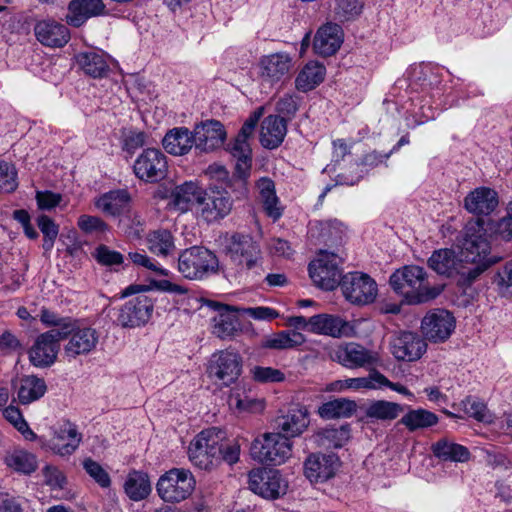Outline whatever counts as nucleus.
<instances>
[{"mask_svg": "<svg viewBox=\"0 0 512 512\" xmlns=\"http://www.w3.org/2000/svg\"><path fill=\"white\" fill-rule=\"evenodd\" d=\"M188 456L191 463L203 470H213L222 462L233 465L238 462L240 445L237 441L226 439L225 433L218 428L201 431L190 442Z\"/></svg>", "mask_w": 512, "mask_h": 512, "instance_id": "1", "label": "nucleus"}, {"mask_svg": "<svg viewBox=\"0 0 512 512\" xmlns=\"http://www.w3.org/2000/svg\"><path fill=\"white\" fill-rule=\"evenodd\" d=\"M484 225L485 221L480 218L468 221L460 240V254L466 266L463 273L471 279L472 283L501 260V257L491 254L490 235Z\"/></svg>", "mask_w": 512, "mask_h": 512, "instance_id": "2", "label": "nucleus"}, {"mask_svg": "<svg viewBox=\"0 0 512 512\" xmlns=\"http://www.w3.org/2000/svg\"><path fill=\"white\" fill-rule=\"evenodd\" d=\"M392 289L400 294L409 305L427 303L437 298L443 286H430L424 268L407 265L396 270L389 279Z\"/></svg>", "mask_w": 512, "mask_h": 512, "instance_id": "3", "label": "nucleus"}, {"mask_svg": "<svg viewBox=\"0 0 512 512\" xmlns=\"http://www.w3.org/2000/svg\"><path fill=\"white\" fill-rule=\"evenodd\" d=\"M149 287L133 284L122 291V297L138 294L135 298L127 301L117 312L115 322L124 328H134L146 324L152 316L154 301L143 294Z\"/></svg>", "mask_w": 512, "mask_h": 512, "instance_id": "4", "label": "nucleus"}, {"mask_svg": "<svg viewBox=\"0 0 512 512\" xmlns=\"http://www.w3.org/2000/svg\"><path fill=\"white\" fill-rule=\"evenodd\" d=\"M196 480L189 469L172 468L160 476L156 490L159 497L167 503H179L195 490Z\"/></svg>", "mask_w": 512, "mask_h": 512, "instance_id": "5", "label": "nucleus"}, {"mask_svg": "<svg viewBox=\"0 0 512 512\" xmlns=\"http://www.w3.org/2000/svg\"><path fill=\"white\" fill-rule=\"evenodd\" d=\"M218 269V259L203 246L183 250L178 257V271L190 280H201Z\"/></svg>", "mask_w": 512, "mask_h": 512, "instance_id": "6", "label": "nucleus"}, {"mask_svg": "<svg viewBox=\"0 0 512 512\" xmlns=\"http://www.w3.org/2000/svg\"><path fill=\"white\" fill-rule=\"evenodd\" d=\"M292 454L291 441L281 433H265L256 438L250 446V455L254 460L267 465H281Z\"/></svg>", "mask_w": 512, "mask_h": 512, "instance_id": "7", "label": "nucleus"}, {"mask_svg": "<svg viewBox=\"0 0 512 512\" xmlns=\"http://www.w3.org/2000/svg\"><path fill=\"white\" fill-rule=\"evenodd\" d=\"M254 131L255 127L244 123L234 141L228 145V151L236 161L234 182L239 186L242 196L247 192L246 181L252 166V150L248 140Z\"/></svg>", "mask_w": 512, "mask_h": 512, "instance_id": "8", "label": "nucleus"}, {"mask_svg": "<svg viewBox=\"0 0 512 512\" xmlns=\"http://www.w3.org/2000/svg\"><path fill=\"white\" fill-rule=\"evenodd\" d=\"M344 298L351 304L365 306L373 303L378 295L376 281L363 272H350L344 275L340 285Z\"/></svg>", "mask_w": 512, "mask_h": 512, "instance_id": "9", "label": "nucleus"}, {"mask_svg": "<svg viewBox=\"0 0 512 512\" xmlns=\"http://www.w3.org/2000/svg\"><path fill=\"white\" fill-rule=\"evenodd\" d=\"M206 372L209 378L229 386L242 372V357L232 349L217 351L211 355Z\"/></svg>", "mask_w": 512, "mask_h": 512, "instance_id": "10", "label": "nucleus"}, {"mask_svg": "<svg viewBox=\"0 0 512 512\" xmlns=\"http://www.w3.org/2000/svg\"><path fill=\"white\" fill-rule=\"evenodd\" d=\"M341 259L328 251H320L319 257L309 264V275L313 282L325 290H333L341 285Z\"/></svg>", "mask_w": 512, "mask_h": 512, "instance_id": "11", "label": "nucleus"}, {"mask_svg": "<svg viewBox=\"0 0 512 512\" xmlns=\"http://www.w3.org/2000/svg\"><path fill=\"white\" fill-rule=\"evenodd\" d=\"M225 250L234 263L247 270L258 267L262 258L259 245L250 235L246 234H232L227 239Z\"/></svg>", "mask_w": 512, "mask_h": 512, "instance_id": "12", "label": "nucleus"}, {"mask_svg": "<svg viewBox=\"0 0 512 512\" xmlns=\"http://www.w3.org/2000/svg\"><path fill=\"white\" fill-rule=\"evenodd\" d=\"M70 328L67 333V343L63 347L64 355L68 360L86 356L96 349L100 334L95 328L81 326L76 320L71 322Z\"/></svg>", "mask_w": 512, "mask_h": 512, "instance_id": "13", "label": "nucleus"}, {"mask_svg": "<svg viewBox=\"0 0 512 512\" xmlns=\"http://www.w3.org/2000/svg\"><path fill=\"white\" fill-rule=\"evenodd\" d=\"M428 266L439 275L458 277L457 283L460 286L468 287L473 284L471 279L463 273L466 266L462 262L461 254L456 255L453 249L435 250L428 259Z\"/></svg>", "mask_w": 512, "mask_h": 512, "instance_id": "14", "label": "nucleus"}, {"mask_svg": "<svg viewBox=\"0 0 512 512\" xmlns=\"http://www.w3.org/2000/svg\"><path fill=\"white\" fill-rule=\"evenodd\" d=\"M232 207L233 201L227 191L209 189L198 196L196 211L205 222L213 223L228 216Z\"/></svg>", "mask_w": 512, "mask_h": 512, "instance_id": "15", "label": "nucleus"}, {"mask_svg": "<svg viewBox=\"0 0 512 512\" xmlns=\"http://www.w3.org/2000/svg\"><path fill=\"white\" fill-rule=\"evenodd\" d=\"M167 158L156 148H147L136 158L133 165L135 176L147 183H156L167 175Z\"/></svg>", "mask_w": 512, "mask_h": 512, "instance_id": "16", "label": "nucleus"}, {"mask_svg": "<svg viewBox=\"0 0 512 512\" xmlns=\"http://www.w3.org/2000/svg\"><path fill=\"white\" fill-rule=\"evenodd\" d=\"M251 491L266 499H277L287 491V483L277 470L259 468L249 472Z\"/></svg>", "mask_w": 512, "mask_h": 512, "instance_id": "17", "label": "nucleus"}, {"mask_svg": "<svg viewBox=\"0 0 512 512\" xmlns=\"http://www.w3.org/2000/svg\"><path fill=\"white\" fill-rule=\"evenodd\" d=\"M455 318L444 309H436L425 315L421 322L424 337L434 343L445 342L455 329Z\"/></svg>", "mask_w": 512, "mask_h": 512, "instance_id": "18", "label": "nucleus"}, {"mask_svg": "<svg viewBox=\"0 0 512 512\" xmlns=\"http://www.w3.org/2000/svg\"><path fill=\"white\" fill-rule=\"evenodd\" d=\"M340 466L334 453H312L304 462V475L311 483H323L333 478Z\"/></svg>", "mask_w": 512, "mask_h": 512, "instance_id": "19", "label": "nucleus"}, {"mask_svg": "<svg viewBox=\"0 0 512 512\" xmlns=\"http://www.w3.org/2000/svg\"><path fill=\"white\" fill-rule=\"evenodd\" d=\"M193 136L195 150L208 153L224 144L226 130L220 121L206 120L194 126Z\"/></svg>", "mask_w": 512, "mask_h": 512, "instance_id": "20", "label": "nucleus"}, {"mask_svg": "<svg viewBox=\"0 0 512 512\" xmlns=\"http://www.w3.org/2000/svg\"><path fill=\"white\" fill-rule=\"evenodd\" d=\"M259 78L262 82L273 85L289 75L292 68V57L286 52H276L260 58Z\"/></svg>", "mask_w": 512, "mask_h": 512, "instance_id": "21", "label": "nucleus"}, {"mask_svg": "<svg viewBox=\"0 0 512 512\" xmlns=\"http://www.w3.org/2000/svg\"><path fill=\"white\" fill-rule=\"evenodd\" d=\"M335 358L342 366L350 369L374 367L380 361L377 352L354 342L339 347Z\"/></svg>", "mask_w": 512, "mask_h": 512, "instance_id": "22", "label": "nucleus"}, {"mask_svg": "<svg viewBox=\"0 0 512 512\" xmlns=\"http://www.w3.org/2000/svg\"><path fill=\"white\" fill-rule=\"evenodd\" d=\"M393 356L400 361H416L426 350V343L413 332L396 333L390 341Z\"/></svg>", "mask_w": 512, "mask_h": 512, "instance_id": "23", "label": "nucleus"}, {"mask_svg": "<svg viewBox=\"0 0 512 512\" xmlns=\"http://www.w3.org/2000/svg\"><path fill=\"white\" fill-rule=\"evenodd\" d=\"M52 332H44L40 334L29 350V360L35 367H49L57 359L59 352V341L64 338H58Z\"/></svg>", "mask_w": 512, "mask_h": 512, "instance_id": "24", "label": "nucleus"}, {"mask_svg": "<svg viewBox=\"0 0 512 512\" xmlns=\"http://www.w3.org/2000/svg\"><path fill=\"white\" fill-rule=\"evenodd\" d=\"M310 332L341 338L353 336L354 328L340 316L323 313L310 317Z\"/></svg>", "mask_w": 512, "mask_h": 512, "instance_id": "25", "label": "nucleus"}, {"mask_svg": "<svg viewBox=\"0 0 512 512\" xmlns=\"http://www.w3.org/2000/svg\"><path fill=\"white\" fill-rule=\"evenodd\" d=\"M209 305L217 314L211 319V332L216 337L226 340L233 338L240 331L239 318L228 306L210 301Z\"/></svg>", "mask_w": 512, "mask_h": 512, "instance_id": "26", "label": "nucleus"}, {"mask_svg": "<svg viewBox=\"0 0 512 512\" xmlns=\"http://www.w3.org/2000/svg\"><path fill=\"white\" fill-rule=\"evenodd\" d=\"M106 14L103 0H71L65 20L70 26L80 27L88 19Z\"/></svg>", "mask_w": 512, "mask_h": 512, "instance_id": "27", "label": "nucleus"}, {"mask_svg": "<svg viewBox=\"0 0 512 512\" xmlns=\"http://www.w3.org/2000/svg\"><path fill=\"white\" fill-rule=\"evenodd\" d=\"M36 39L44 46L59 48L70 40L69 29L54 19L38 21L34 26Z\"/></svg>", "mask_w": 512, "mask_h": 512, "instance_id": "28", "label": "nucleus"}, {"mask_svg": "<svg viewBox=\"0 0 512 512\" xmlns=\"http://www.w3.org/2000/svg\"><path fill=\"white\" fill-rule=\"evenodd\" d=\"M309 425V414L305 407L294 406L286 414L275 419V427L281 435L296 437L302 434Z\"/></svg>", "mask_w": 512, "mask_h": 512, "instance_id": "29", "label": "nucleus"}, {"mask_svg": "<svg viewBox=\"0 0 512 512\" xmlns=\"http://www.w3.org/2000/svg\"><path fill=\"white\" fill-rule=\"evenodd\" d=\"M498 206L496 191L488 187H478L464 198L465 209L474 215H489Z\"/></svg>", "mask_w": 512, "mask_h": 512, "instance_id": "30", "label": "nucleus"}, {"mask_svg": "<svg viewBox=\"0 0 512 512\" xmlns=\"http://www.w3.org/2000/svg\"><path fill=\"white\" fill-rule=\"evenodd\" d=\"M287 133V123L284 117L269 115L261 123L260 142L267 149L279 147Z\"/></svg>", "mask_w": 512, "mask_h": 512, "instance_id": "31", "label": "nucleus"}, {"mask_svg": "<svg viewBox=\"0 0 512 512\" xmlns=\"http://www.w3.org/2000/svg\"><path fill=\"white\" fill-rule=\"evenodd\" d=\"M165 151L174 156H182L189 153L194 147L193 131L187 127H175L167 131L162 139Z\"/></svg>", "mask_w": 512, "mask_h": 512, "instance_id": "32", "label": "nucleus"}, {"mask_svg": "<svg viewBox=\"0 0 512 512\" xmlns=\"http://www.w3.org/2000/svg\"><path fill=\"white\" fill-rule=\"evenodd\" d=\"M342 43V29L337 24L322 26L316 33L313 43L315 52L321 56L334 54Z\"/></svg>", "mask_w": 512, "mask_h": 512, "instance_id": "33", "label": "nucleus"}, {"mask_svg": "<svg viewBox=\"0 0 512 512\" xmlns=\"http://www.w3.org/2000/svg\"><path fill=\"white\" fill-rule=\"evenodd\" d=\"M81 435L75 425L68 423L60 428L50 441L51 450L61 456L71 455L78 448Z\"/></svg>", "mask_w": 512, "mask_h": 512, "instance_id": "34", "label": "nucleus"}, {"mask_svg": "<svg viewBox=\"0 0 512 512\" xmlns=\"http://www.w3.org/2000/svg\"><path fill=\"white\" fill-rule=\"evenodd\" d=\"M130 201L131 196L126 189H117L98 197L95 206L107 215L118 216L127 209Z\"/></svg>", "mask_w": 512, "mask_h": 512, "instance_id": "35", "label": "nucleus"}, {"mask_svg": "<svg viewBox=\"0 0 512 512\" xmlns=\"http://www.w3.org/2000/svg\"><path fill=\"white\" fill-rule=\"evenodd\" d=\"M46 391L47 386L43 378L27 375L20 379L17 397L21 404L28 405L43 397Z\"/></svg>", "mask_w": 512, "mask_h": 512, "instance_id": "36", "label": "nucleus"}, {"mask_svg": "<svg viewBox=\"0 0 512 512\" xmlns=\"http://www.w3.org/2000/svg\"><path fill=\"white\" fill-rule=\"evenodd\" d=\"M256 188L259 193V199L263 204V208L269 217L277 220L281 217L282 212L279 208V199L276 195L275 184L273 180L268 177L260 178L256 183Z\"/></svg>", "mask_w": 512, "mask_h": 512, "instance_id": "37", "label": "nucleus"}, {"mask_svg": "<svg viewBox=\"0 0 512 512\" xmlns=\"http://www.w3.org/2000/svg\"><path fill=\"white\" fill-rule=\"evenodd\" d=\"M76 61L84 73L93 78H102L109 71L104 55L96 51L81 52L76 55Z\"/></svg>", "mask_w": 512, "mask_h": 512, "instance_id": "38", "label": "nucleus"}, {"mask_svg": "<svg viewBox=\"0 0 512 512\" xmlns=\"http://www.w3.org/2000/svg\"><path fill=\"white\" fill-rule=\"evenodd\" d=\"M439 421L438 416L426 409H410L399 420L398 424L405 426L410 432L423 430L435 426Z\"/></svg>", "mask_w": 512, "mask_h": 512, "instance_id": "39", "label": "nucleus"}, {"mask_svg": "<svg viewBox=\"0 0 512 512\" xmlns=\"http://www.w3.org/2000/svg\"><path fill=\"white\" fill-rule=\"evenodd\" d=\"M202 189L192 181L184 182L176 186L171 193V203L180 212L189 210L191 203L197 204L198 196H201Z\"/></svg>", "mask_w": 512, "mask_h": 512, "instance_id": "40", "label": "nucleus"}, {"mask_svg": "<svg viewBox=\"0 0 512 512\" xmlns=\"http://www.w3.org/2000/svg\"><path fill=\"white\" fill-rule=\"evenodd\" d=\"M124 490L133 501L147 498L151 493V483L148 475L141 471L130 472L125 480Z\"/></svg>", "mask_w": 512, "mask_h": 512, "instance_id": "41", "label": "nucleus"}, {"mask_svg": "<svg viewBox=\"0 0 512 512\" xmlns=\"http://www.w3.org/2000/svg\"><path fill=\"white\" fill-rule=\"evenodd\" d=\"M433 454L443 461L466 462L470 458L469 450L460 444L441 439L432 445Z\"/></svg>", "mask_w": 512, "mask_h": 512, "instance_id": "42", "label": "nucleus"}, {"mask_svg": "<svg viewBox=\"0 0 512 512\" xmlns=\"http://www.w3.org/2000/svg\"><path fill=\"white\" fill-rule=\"evenodd\" d=\"M231 409L238 412H257L263 409V403L252 393L251 390L236 387L228 398Z\"/></svg>", "mask_w": 512, "mask_h": 512, "instance_id": "43", "label": "nucleus"}, {"mask_svg": "<svg viewBox=\"0 0 512 512\" xmlns=\"http://www.w3.org/2000/svg\"><path fill=\"white\" fill-rule=\"evenodd\" d=\"M325 76V67L318 63H308L299 72L295 80V86L299 91L308 92L318 86Z\"/></svg>", "mask_w": 512, "mask_h": 512, "instance_id": "44", "label": "nucleus"}, {"mask_svg": "<svg viewBox=\"0 0 512 512\" xmlns=\"http://www.w3.org/2000/svg\"><path fill=\"white\" fill-rule=\"evenodd\" d=\"M5 464L22 474H31L36 471L38 462L36 456L25 450H13L8 452L4 457Z\"/></svg>", "mask_w": 512, "mask_h": 512, "instance_id": "45", "label": "nucleus"}, {"mask_svg": "<svg viewBox=\"0 0 512 512\" xmlns=\"http://www.w3.org/2000/svg\"><path fill=\"white\" fill-rule=\"evenodd\" d=\"M305 342V337L302 333L295 330L281 331L267 337L262 347L274 350L292 349L302 345Z\"/></svg>", "mask_w": 512, "mask_h": 512, "instance_id": "46", "label": "nucleus"}, {"mask_svg": "<svg viewBox=\"0 0 512 512\" xmlns=\"http://www.w3.org/2000/svg\"><path fill=\"white\" fill-rule=\"evenodd\" d=\"M350 431L349 425L327 427L317 433V442L326 448H340L350 439Z\"/></svg>", "mask_w": 512, "mask_h": 512, "instance_id": "47", "label": "nucleus"}, {"mask_svg": "<svg viewBox=\"0 0 512 512\" xmlns=\"http://www.w3.org/2000/svg\"><path fill=\"white\" fill-rule=\"evenodd\" d=\"M404 411V406L386 400H376L371 402L366 408V416L368 418L392 421L396 419Z\"/></svg>", "mask_w": 512, "mask_h": 512, "instance_id": "48", "label": "nucleus"}, {"mask_svg": "<svg viewBox=\"0 0 512 512\" xmlns=\"http://www.w3.org/2000/svg\"><path fill=\"white\" fill-rule=\"evenodd\" d=\"M356 411V403L345 398H337L322 404L319 415L325 419L350 417Z\"/></svg>", "mask_w": 512, "mask_h": 512, "instance_id": "49", "label": "nucleus"}, {"mask_svg": "<svg viewBox=\"0 0 512 512\" xmlns=\"http://www.w3.org/2000/svg\"><path fill=\"white\" fill-rule=\"evenodd\" d=\"M147 247L151 253L166 257L175 249L174 238L166 229L155 230L147 236Z\"/></svg>", "mask_w": 512, "mask_h": 512, "instance_id": "50", "label": "nucleus"}, {"mask_svg": "<svg viewBox=\"0 0 512 512\" xmlns=\"http://www.w3.org/2000/svg\"><path fill=\"white\" fill-rule=\"evenodd\" d=\"M40 321L47 327H57L51 329L48 332L57 334L58 338H67L68 329H71V322L73 321L70 317H61L57 313L50 311L46 308H42L40 311Z\"/></svg>", "mask_w": 512, "mask_h": 512, "instance_id": "51", "label": "nucleus"}, {"mask_svg": "<svg viewBox=\"0 0 512 512\" xmlns=\"http://www.w3.org/2000/svg\"><path fill=\"white\" fill-rule=\"evenodd\" d=\"M466 415L479 422H492V414L486 404L476 397L468 396L459 404Z\"/></svg>", "mask_w": 512, "mask_h": 512, "instance_id": "52", "label": "nucleus"}, {"mask_svg": "<svg viewBox=\"0 0 512 512\" xmlns=\"http://www.w3.org/2000/svg\"><path fill=\"white\" fill-rule=\"evenodd\" d=\"M92 255L100 265L106 267H119L124 262V256L120 252L112 250L104 244L97 246Z\"/></svg>", "mask_w": 512, "mask_h": 512, "instance_id": "53", "label": "nucleus"}, {"mask_svg": "<svg viewBox=\"0 0 512 512\" xmlns=\"http://www.w3.org/2000/svg\"><path fill=\"white\" fill-rule=\"evenodd\" d=\"M83 467L87 474L102 488L110 486V476L98 462L88 458L83 462Z\"/></svg>", "mask_w": 512, "mask_h": 512, "instance_id": "54", "label": "nucleus"}, {"mask_svg": "<svg viewBox=\"0 0 512 512\" xmlns=\"http://www.w3.org/2000/svg\"><path fill=\"white\" fill-rule=\"evenodd\" d=\"M381 373L375 369L371 370L366 377L348 378L344 381L346 388L351 389H378Z\"/></svg>", "mask_w": 512, "mask_h": 512, "instance_id": "55", "label": "nucleus"}, {"mask_svg": "<svg viewBox=\"0 0 512 512\" xmlns=\"http://www.w3.org/2000/svg\"><path fill=\"white\" fill-rule=\"evenodd\" d=\"M14 166L0 160V191L10 193L17 188Z\"/></svg>", "mask_w": 512, "mask_h": 512, "instance_id": "56", "label": "nucleus"}, {"mask_svg": "<svg viewBox=\"0 0 512 512\" xmlns=\"http://www.w3.org/2000/svg\"><path fill=\"white\" fill-rule=\"evenodd\" d=\"M253 379L260 383L281 382L284 380V373L272 367L256 366L251 370Z\"/></svg>", "mask_w": 512, "mask_h": 512, "instance_id": "57", "label": "nucleus"}, {"mask_svg": "<svg viewBox=\"0 0 512 512\" xmlns=\"http://www.w3.org/2000/svg\"><path fill=\"white\" fill-rule=\"evenodd\" d=\"M148 135L139 130H129L123 136V150L134 153L148 143Z\"/></svg>", "mask_w": 512, "mask_h": 512, "instance_id": "58", "label": "nucleus"}, {"mask_svg": "<svg viewBox=\"0 0 512 512\" xmlns=\"http://www.w3.org/2000/svg\"><path fill=\"white\" fill-rule=\"evenodd\" d=\"M77 225L84 233H101L108 229V225L101 218L86 214L78 218Z\"/></svg>", "mask_w": 512, "mask_h": 512, "instance_id": "59", "label": "nucleus"}, {"mask_svg": "<svg viewBox=\"0 0 512 512\" xmlns=\"http://www.w3.org/2000/svg\"><path fill=\"white\" fill-rule=\"evenodd\" d=\"M276 110L279 114L291 119L298 110V98L294 95L285 94L277 102Z\"/></svg>", "mask_w": 512, "mask_h": 512, "instance_id": "60", "label": "nucleus"}, {"mask_svg": "<svg viewBox=\"0 0 512 512\" xmlns=\"http://www.w3.org/2000/svg\"><path fill=\"white\" fill-rule=\"evenodd\" d=\"M335 13L341 20H348L359 13L356 0H337Z\"/></svg>", "mask_w": 512, "mask_h": 512, "instance_id": "61", "label": "nucleus"}, {"mask_svg": "<svg viewBox=\"0 0 512 512\" xmlns=\"http://www.w3.org/2000/svg\"><path fill=\"white\" fill-rule=\"evenodd\" d=\"M61 195L51 191H38L36 193L37 205L41 210H50L61 202Z\"/></svg>", "mask_w": 512, "mask_h": 512, "instance_id": "62", "label": "nucleus"}, {"mask_svg": "<svg viewBox=\"0 0 512 512\" xmlns=\"http://www.w3.org/2000/svg\"><path fill=\"white\" fill-rule=\"evenodd\" d=\"M45 483L52 488L61 489L65 484L63 473L56 467L47 465L43 469Z\"/></svg>", "mask_w": 512, "mask_h": 512, "instance_id": "63", "label": "nucleus"}, {"mask_svg": "<svg viewBox=\"0 0 512 512\" xmlns=\"http://www.w3.org/2000/svg\"><path fill=\"white\" fill-rule=\"evenodd\" d=\"M496 233L505 240L512 239V201L509 203L507 215L498 221Z\"/></svg>", "mask_w": 512, "mask_h": 512, "instance_id": "64", "label": "nucleus"}]
</instances>
